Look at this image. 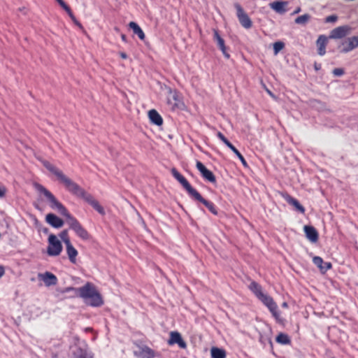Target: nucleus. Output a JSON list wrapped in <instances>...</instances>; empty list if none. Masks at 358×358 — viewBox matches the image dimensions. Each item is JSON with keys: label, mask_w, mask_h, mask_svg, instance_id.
Masks as SVG:
<instances>
[{"label": "nucleus", "mask_w": 358, "mask_h": 358, "mask_svg": "<svg viewBox=\"0 0 358 358\" xmlns=\"http://www.w3.org/2000/svg\"><path fill=\"white\" fill-rule=\"evenodd\" d=\"M34 187L38 192L44 194L48 199L50 203V206L52 209H57L62 215L66 218V223L69 229L73 230L78 238L83 241H88L91 238V235L88 231L75 217L69 213L66 208L48 189L39 183H36Z\"/></svg>", "instance_id": "f03ea898"}, {"label": "nucleus", "mask_w": 358, "mask_h": 358, "mask_svg": "<svg viewBox=\"0 0 358 358\" xmlns=\"http://www.w3.org/2000/svg\"><path fill=\"white\" fill-rule=\"evenodd\" d=\"M179 100H178V96L176 93H174L171 98H169L168 99V103L171 105V109L175 110L176 108H179Z\"/></svg>", "instance_id": "a878e982"}, {"label": "nucleus", "mask_w": 358, "mask_h": 358, "mask_svg": "<svg viewBox=\"0 0 358 358\" xmlns=\"http://www.w3.org/2000/svg\"><path fill=\"white\" fill-rule=\"evenodd\" d=\"M315 69H318V66H317L316 64L315 65Z\"/></svg>", "instance_id": "09e8293b"}, {"label": "nucleus", "mask_w": 358, "mask_h": 358, "mask_svg": "<svg viewBox=\"0 0 358 358\" xmlns=\"http://www.w3.org/2000/svg\"><path fill=\"white\" fill-rule=\"evenodd\" d=\"M38 278L42 280L47 287L55 285L58 282L57 276L49 271L38 273Z\"/></svg>", "instance_id": "9d476101"}, {"label": "nucleus", "mask_w": 358, "mask_h": 358, "mask_svg": "<svg viewBox=\"0 0 358 358\" xmlns=\"http://www.w3.org/2000/svg\"><path fill=\"white\" fill-rule=\"evenodd\" d=\"M56 1L66 11L70 17H73L71 8L63 0H56Z\"/></svg>", "instance_id": "7c9ffc66"}, {"label": "nucleus", "mask_w": 358, "mask_h": 358, "mask_svg": "<svg viewBox=\"0 0 358 358\" xmlns=\"http://www.w3.org/2000/svg\"><path fill=\"white\" fill-rule=\"evenodd\" d=\"M171 172L174 178L181 184L190 197L202 203L213 215H217V210L215 204L203 199L200 193L192 187L187 180L176 168H172Z\"/></svg>", "instance_id": "20e7f679"}, {"label": "nucleus", "mask_w": 358, "mask_h": 358, "mask_svg": "<svg viewBox=\"0 0 358 358\" xmlns=\"http://www.w3.org/2000/svg\"><path fill=\"white\" fill-rule=\"evenodd\" d=\"M43 165L52 173H53L57 179L62 182L65 188L73 195L84 199L87 203L92 206L99 214L104 215L105 210L103 206L100 205L99 201L96 200L94 196L87 193L83 188L78 184L73 182L71 179L68 178L64 173L57 168L55 166L50 163L48 161H43Z\"/></svg>", "instance_id": "f257e3e1"}, {"label": "nucleus", "mask_w": 358, "mask_h": 358, "mask_svg": "<svg viewBox=\"0 0 358 358\" xmlns=\"http://www.w3.org/2000/svg\"><path fill=\"white\" fill-rule=\"evenodd\" d=\"M5 268L3 266H0V278L4 275Z\"/></svg>", "instance_id": "ea45409f"}, {"label": "nucleus", "mask_w": 358, "mask_h": 358, "mask_svg": "<svg viewBox=\"0 0 358 358\" xmlns=\"http://www.w3.org/2000/svg\"><path fill=\"white\" fill-rule=\"evenodd\" d=\"M79 295L86 300L87 304L94 307H99L103 305V301L99 292L95 287L90 282L78 289Z\"/></svg>", "instance_id": "39448f33"}, {"label": "nucleus", "mask_w": 358, "mask_h": 358, "mask_svg": "<svg viewBox=\"0 0 358 358\" xmlns=\"http://www.w3.org/2000/svg\"><path fill=\"white\" fill-rule=\"evenodd\" d=\"M358 47V36H353L348 38V42L343 48V52H348Z\"/></svg>", "instance_id": "5701e85b"}, {"label": "nucleus", "mask_w": 358, "mask_h": 358, "mask_svg": "<svg viewBox=\"0 0 358 358\" xmlns=\"http://www.w3.org/2000/svg\"><path fill=\"white\" fill-rule=\"evenodd\" d=\"M168 344L169 345L178 344L182 349H185L187 348V343L182 339L181 334L178 331H171L170 333V338L168 340Z\"/></svg>", "instance_id": "9b49d317"}, {"label": "nucleus", "mask_w": 358, "mask_h": 358, "mask_svg": "<svg viewBox=\"0 0 358 358\" xmlns=\"http://www.w3.org/2000/svg\"><path fill=\"white\" fill-rule=\"evenodd\" d=\"M287 3L286 1H276L271 3L269 4V6L271 9L275 10L276 13L282 14L286 12L285 6H287Z\"/></svg>", "instance_id": "412c9836"}, {"label": "nucleus", "mask_w": 358, "mask_h": 358, "mask_svg": "<svg viewBox=\"0 0 358 358\" xmlns=\"http://www.w3.org/2000/svg\"><path fill=\"white\" fill-rule=\"evenodd\" d=\"M121 38L123 41L126 42L127 41V37L124 34H122L121 35Z\"/></svg>", "instance_id": "37998d69"}, {"label": "nucleus", "mask_w": 358, "mask_h": 358, "mask_svg": "<svg viewBox=\"0 0 358 358\" xmlns=\"http://www.w3.org/2000/svg\"><path fill=\"white\" fill-rule=\"evenodd\" d=\"M282 196L289 205L293 206L299 212L301 213H305V208L302 205H301V203L296 199L292 197L287 193L282 194Z\"/></svg>", "instance_id": "4468645a"}, {"label": "nucleus", "mask_w": 358, "mask_h": 358, "mask_svg": "<svg viewBox=\"0 0 358 358\" xmlns=\"http://www.w3.org/2000/svg\"><path fill=\"white\" fill-rule=\"evenodd\" d=\"M269 343H270L271 347L273 348V343L271 339L269 340Z\"/></svg>", "instance_id": "a18cd8bd"}, {"label": "nucleus", "mask_w": 358, "mask_h": 358, "mask_svg": "<svg viewBox=\"0 0 358 358\" xmlns=\"http://www.w3.org/2000/svg\"><path fill=\"white\" fill-rule=\"evenodd\" d=\"M210 355L212 358H226V352L224 350L213 347L210 349Z\"/></svg>", "instance_id": "b1692460"}, {"label": "nucleus", "mask_w": 358, "mask_h": 358, "mask_svg": "<svg viewBox=\"0 0 358 358\" xmlns=\"http://www.w3.org/2000/svg\"><path fill=\"white\" fill-rule=\"evenodd\" d=\"M231 150L235 154V155H236L238 157L244 167L248 166V164L246 160L245 159L244 157L235 147H234L233 148H231Z\"/></svg>", "instance_id": "cd10ccee"}, {"label": "nucleus", "mask_w": 358, "mask_h": 358, "mask_svg": "<svg viewBox=\"0 0 358 358\" xmlns=\"http://www.w3.org/2000/svg\"><path fill=\"white\" fill-rule=\"evenodd\" d=\"M217 136L220 139L230 150H231V148H233L234 146L231 143V142L224 136V135L220 132L218 131L217 133Z\"/></svg>", "instance_id": "c85d7f7f"}, {"label": "nucleus", "mask_w": 358, "mask_h": 358, "mask_svg": "<svg viewBox=\"0 0 358 358\" xmlns=\"http://www.w3.org/2000/svg\"><path fill=\"white\" fill-rule=\"evenodd\" d=\"M66 254L68 255L69 261L72 264L76 263V257L78 255V250L73 247L71 242L66 243Z\"/></svg>", "instance_id": "a211bd4d"}, {"label": "nucleus", "mask_w": 358, "mask_h": 358, "mask_svg": "<svg viewBox=\"0 0 358 358\" xmlns=\"http://www.w3.org/2000/svg\"><path fill=\"white\" fill-rule=\"evenodd\" d=\"M248 288L255 296L268 308L276 322L280 324L283 323L284 319L280 317V312L278 310L277 303L271 296L263 292L262 286L257 282L252 281Z\"/></svg>", "instance_id": "7ed1b4c3"}, {"label": "nucleus", "mask_w": 358, "mask_h": 358, "mask_svg": "<svg viewBox=\"0 0 358 358\" xmlns=\"http://www.w3.org/2000/svg\"><path fill=\"white\" fill-rule=\"evenodd\" d=\"M45 221L55 228H60L64 225V221L53 213L48 214Z\"/></svg>", "instance_id": "f3484780"}, {"label": "nucleus", "mask_w": 358, "mask_h": 358, "mask_svg": "<svg viewBox=\"0 0 358 358\" xmlns=\"http://www.w3.org/2000/svg\"><path fill=\"white\" fill-rule=\"evenodd\" d=\"M213 39L217 42V44L222 52L224 56L229 59L230 57L229 54L227 52V48L224 43V40L220 36L218 31L217 29L213 30Z\"/></svg>", "instance_id": "ddd939ff"}, {"label": "nucleus", "mask_w": 358, "mask_h": 358, "mask_svg": "<svg viewBox=\"0 0 358 358\" xmlns=\"http://www.w3.org/2000/svg\"><path fill=\"white\" fill-rule=\"evenodd\" d=\"M137 350L134 351V355L137 358H155V350L145 345H136Z\"/></svg>", "instance_id": "6e6552de"}, {"label": "nucleus", "mask_w": 358, "mask_h": 358, "mask_svg": "<svg viewBox=\"0 0 358 358\" xmlns=\"http://www.w3.org/2000/svg\"><path fill=\"white\" fill-rule=\"evenodd\" d=\"M48 231V229L47 228H45L44 230H43V232L44 233H47Z\"/></svg>", "instance_id": "49530a36"}, {"label": "nucleus", "mask_w": 358, "mask_h": 358, "mask_svg": "<svg viewBox=\"0 0 358 358\" xmlns=\"http://www.w3.org/2000/svg\"><path fill=\"white\" fill-rule=\"evenodd\" d=\"M306 238L311 242L315 243L318 241V232L313 226L305 225L303 227Z\"/></svg>", "instance_id": "dca6fc26"}, {"label": "nucleus", "mask_w": 358, "mask_h": 358, "mask_svg": "<svg viewBox=\"0 0 358 358\" xmlns=\"http://www.w3.org/2000/svg\"><path fill=\"white\" fill-rule=\"evenodd\" d=\"M338 19V17L335 15H329V16H327L326 18H325V22L327 23H329V22H336Z\"/></svg>", "instance_id": "f704fd0d"}, {"label": "nucleus", "mask_w": 358, "mask_h": 358, "mask_svg": "<svg viewBox=\"0 0 358 358\" xmlns=\"http://www.w3.org/2000/svg\"><path fill=\"white\" fill-rule=\"evenodd\" d=\"M71 18L72 19V20L77 24L80 27H82V25L81 24L77 21L76 18L75 17V16L73 15V17H71Z\"/></svg>", "instance_id": "58836bf2"}, {"label": "nucleus", "mask_w": 358, "mask_h": 358, "mask_svg": "<svg viewBox=\"0 0 358 358\" xmlns=\"http://www.w3.org/2000/svg\"><path fill=\"white\" fill-rule=\"evenodd\" d=\"M234 7L236 9V15L241 26L245 29H250L252 26V22L248 14L239 3H235Z\"/></svg>", "instance_id": "0eeeda50"}, {"label": "nucleus", "mask_w": 358, "mask_h": 358, "mask_svg": "<svg viewBox=\"0 0 358 358\" xmlns=\"http://www.w3.org/2000/svg\"><path fill=\"white\" fill-rule=\"evenodd\" d=\"M310 18V15L304 14L297 17L295 19V22L299 24H306Z\"/></svg>", "instance_id": "bb28decb"}, {"label": "nucleus", "mask_w": 358, "mask_h": 358, "mask_svg": "<svg viewBox=\"0 0 358 358\" xmlns=\"http://www.w3.org/2000/svg\"><path fill=\"white\" fill-rule=\"evenodd\" d=\"M71 18L72 19V20L77 24L80 27H82V25L81 24L77 21L76 18L75 17V16L73 15V17H71Z\"/></svg>", "instance_id": "4c0bfd02"}, {"label": "nucleus", "mask_w": 358, "mask_h": 358, "mask_svg": "<svg viewBox=\"0 0 358 358\" xmlns=\"http://www.w3.org/2000/svg\"><path fill=\"white\" fill-rule=\"evenodd\" d=\"M62 250V245L54 234H50L48 237V246L47 252L50 256H58Z\"/></svg>", "instance_id": "423d86ee"}, {"label": "nucleus", "mask_w": 358, "mask_h": 358, "mask_svg": "<svg viewBox=\"0 0 358 358\" xmlns=\"http://www.w3.org/2000/svg\"><path fill=\"white\" fill-rule=\"evenodd\" d=\"M148 117L150 122L157 126L163 124V119L159 113L155 109H152L148 112Z\"/></svg>", "instance_id": "6ab92c4d"}, {"label": "nucleus", "mask_w": 358, "mask_h": 358, "mask_svg": "<svg viewBox=\"0 0 358 358\" xmlns=\"http://www.w3.org/2000/svg\"><path fill=\"white\" fill-rule=\"evenodd\" d=\"M300 10H301V9H300V8H297L294 12V14H295V13H298L300 11Z\"/></svg>", "instance_id": "c03bdc74"}, {"label": "nucleus", "mask_w": 358, "mask_h": 358, "mask_svg": "<svg viewBox=\"0 0 358 358\" xmlns=\"http://www.w3.org/2000/svg\"><path fill=\"white\" fill-rule=\"evenodd\" d=\"M275 341L281 345H289L291 343V339L289 336L284 333H280L276 336Z\"/></svg>", "instance_id": "393cba45"}, {"label": "nucleus", "mask_w": 358, "mask_h": 358, "mask_svg": "<svg viewBox=\"0 0 358 358\" xmlns=\"http://www.w3.org/2000/svg\"><path fill=\"white\" fill-rule=\"evenodd\" d=\"M59 236L66 245V243L71 242L67 230H64L59 234Z\"/></svg>", "instance_id": "72a5a7b5"}, {"label": "nucleus", "mask_w": 358, "mask_h": 358, "mask_svg": "<svg viewBox=\"0 0 358 358\" xmlns=\"http://www.w3.org/2000/svg\"><path fill=\"white\" fill-rule=\"evenodd\" d=\"M282 306H283L284 307H286V306H287V303H285H285H283Z\"/></svg>", "instance_id": "de8ad7c7"}, {"label": "nucleus", "mask_w": 358, "mask_h": 358, "mask_svg": "<svg viewBox=\"0 0 358 358\" xmlns=\"http://www.w3.org/2000/svg\"><path fill=\"white\" fill-rule=\"evenodd\" d=\"M56 1L66 11L70 17H73L71 8L63 0H56Z\"/></svg>", "instance_id": "473e14b6"}, {"label": "nucleus", "mask_w": 358, "mask_h": 358, "mask_svg": "<svg viewBox=\"0 0 358 358\" xmlns=\"http://www.w3.org/2000/svg\"><path fill=\"white\" fill-rule=\"evenodd\" d=\"M334 74L337 76L343 75L344 71L343 69H335L333 71Z\"/></svg>", "instance_id": "c9c22d12"}, {"label": "nucleus", "mask_w": 358, "mask_h": 358, "mask_svg": "<svg viewBox=\"0 0 358 358\" xmlns=\"http://www.w3.org/2000/svg\"><path fill=\"white\" fill-rule=\"evenodd\" d=\"M6 193V188L4 186H0V198L3 197Z\"/></svg>", "instance_id": "e433bc0d"}, {"label": "nucleus", "mask_w": 358, "mask_h": 358, "mask_svg": "<svg viewBox=\"0 0 358 358\" xmlns=\"http://www.w3.org/2000/svg\"><path fill=\"white\" fill-rule=\"evenodd\" d=\"M129 27L133 30V32L136 34L141 40H144L145 35L142 29L135 22H130Z\"/></svg>", "instance_id": "4be33fe9"}, {"label": "nucleus", "mask_w": 358, "mask_h": 358, "mask_svg": "<svg viewBox=\"0 0 358 358\" xmlns=\"http://www.w3.org/2000/svg\"><path fill=\"white\" fill-rule=\"evenodd\" d=\"M327 44V38L324 35H320L317 40V46L318 54L323 56L326 53V46Z\"/></svg>", "instance_id": "aec40b11"}, {"label": "nucleus", "mask_w": 358, "mask_h": 358, "mask_svg": "<svg viewBox=\"0 0 358 358\" xmlns=\"http://www.w3.org/2000/svg\"><path fill=\"white\" fill-rule=\"evenodd\" d=\"M56 1L66 11L70 17H73L71 8L63 0H56Z\"/></svg>", "instance_id": "2f4dec72"}, {"label": "nucleus", "mask_w": 358, "mask_h": 358, "mask_svg": "<svg viewBox=\"0 0 358 358\" xmlns=\"http://www.w3.org/2000/svg\"><path fill=\"white\" fill-rule=\"evenodd\" d=\"M350 30L348 26H341L334 29L329 35L330 38L338 39L347 36Z\"/></svg>", "instance_id": "f8f14e48"}, {"label": "nucleus", "mask_w": 358, "mask_h": 358, "mask_svg": "<svg viewBox=\"0 0 358 358\" xmlns=\"http://www.w3.org/2000/svg\"><path fill=\"white\" fill-rule=\"evenodd\" d=\"M120 56L122 59H126L127 58V55L123 52H120Z\"/></svg>", "instance_id": "a19ab883"}, {"label": "nucleus", "mask_w": 358, "mask_h": 358, "mask_svg": "<svg viewBox=\"0 0 358 358\" xmlns=\"http://www.w3.org/2000/svg\"><path fill=\"white\" fill-rule=\"evenodd\" d=\"M313 264L317 266L320 270L321 273H324L328 270L331 269L332 265L330 262H324L322 258L315 256L313 258Z\"/></svg>", "instance_id": "2eb2a0df"}, {"label": "nucleus", "mask_w": 358, "mask_h": 358, "mask_svg": "<svg viewBox=\"0 0 358 358\" xmlns=\"http://www.w3.org/2000/svg\"><path fill=\"white\" fill-rule=\"evenodd\" d=\"M76 358H88V357H87V355L85 353H83L80 355H79L78 357H77Z\"/></svg>", "instance_id": "79ce46f5"}, {"label": "nucleus", "mask_w": 358, "mask_h": 358, "mask_svg": "<svg viewBox=\"0 0 358 358\" xmlns=\"http://www.w3.org/2000/svg\"><path fill=\"white\" fill-rule=\"evenodd\" d=\"M332 358H334V357H332Z\"/></svg>", "instance_id": "8fccbe9b"}, {"label": "nucleus", "mask_w": 358, "mask_h": 358, "mask_svg": "<svg viewBox=\"0 0 358 358\" xmlns=\"http://www.w3.org/2000/svg\"><path fill=\"white\" fill-rule=\"evenodd\" d=\"M285 47V43L282 41H277L273 43V53L278 55Z\"/></svg>", "instance_id": "c756f323"}, {"label": "nucleus", "mask_w": 358, "mask_h": 358, "mask_svg": "<svg viewBox=\"0 0 358 358\" xmlns=\"http://www.w3.org/2000/svg\"><path fill=\"white\" fill-rule=\"evenodd\" d=\"M196 166L204 180L212 183H215L216 182V178L213 173L208 170L202 162L197 161Z\"/></svg>", "instance_id": "1a4fd4ad"}]
</instances>
